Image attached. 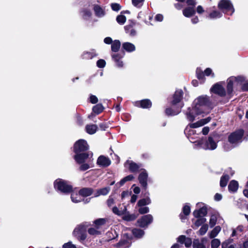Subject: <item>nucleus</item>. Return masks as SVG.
I'll return each instance as SVG.
<instances>
[{
	"label": "nucleus",
	"instance_id": "nucleus-1",
	"mask_svg": "<svg viewBox=\"0 0 248 248\" xmlns=\"http://www.w3.org/2000/svg\"><path fill=\"white\" fill-rule=\"evenodd\" d=\"M89 146L84 140H79L74 144V151L76 155L74 158L77 163L80 164L79 169L81 171L86 170L94 166L93 153H81L87 150Z\"/></svg>",
	"mask_w": 248,
	"mask_h": 248
},
{
	"label": "nucleus",
	"instance_id": "nucleus-2",
	"mask_svg": "<svg viewBox=\"0 0 248 248\" xmlns=\"http://www.w3.org/2000/svg\"><path fill=\"white\" fill-rule=\"evenodd\" d=\"M212 108V100L207 95H202L195 99L193 103L192 108H189L185 113L186 119L193 122L197 116L206 114Z\"/></svg>",
	"mask_w": 248,
	"mask_h": 248
},
{
	"label": "nucleus",
	"instance_id": "nucleus-3",
	"mask_svg": "<svg viewBox=\"0 0 248 248\" xmlns=\"http://www.w3.org/2000/svg\"><path fill=\"white\" fill-rule=\"evenodd\" d=\"M211 117H208L205 119H201L200 120L194 123L189 124L186 128L185 130V133L188 139L191 142L195 143V145H198V141L199 140L195 141L194 140L195 138L192 137V135L195 134V130L193 128H196L204 125L207 124L211 121Z\"/></svg>",
	"mask_w": 248,
	"mask_h": 248
},
{
	"label": "nucleus",
	"instance_id": "nucleus-4",
	"mask_svg": "<svg viewBox=\"0 0 248 248\" xmlns=\"http://www.w3.org/2000/svg\"><path fill=\"white\" fill-rule=\"evenodd\" d=\"M218 140L216 135L209 136L205 142L202 140L198 141L197 147H200L205 150H214L217 147Z\"/></svg>",
	"mask_w": 248,
	"mask_h": 248
},
{
	"label": "nucleus",
	"instance_id": "nucleus-5",
	"mask_svg": "<svg viewBox=\"0 0 248 248\" xmlns=\"http://www.w3.org/2000/svg\"><path fill=\"white\" fill-rule=\"evenodd\" d=\"M54 187L56 190L65 194L70 193L72 190V187L69 183L61 179L55 181Z\"/></svg>",
	"mask_w": 248,
	"mask_h": 248
},
{
	"label": "nucleus",
	"instance_id": "nucleus-6",
	"mask_svg": "<svg viewBox=\"0 0 248 248\" xmlns=\"http://www.w3.org/2000/svg\"><path fill=\"white\" fill-rule=\"evenodd\" d=\"M183 92L181 89L177 90L173 94L172 100L171 102V106L178 107V110L175 113H179L182 108L184 107V104L182 101Z\"/></svg>",
	"mask_w": 248,
	"mask_h": 248
},
{
	"label": "nucleus",
	"instance_id": "nucleus-7",
	"mask_svg": "<svg viewBox=\"0 0 248 248\" xmlns=\"http://www.w3.org/2000/svg\"><path fill=\"white\" fill-rule=\"evenodd\" d=\"M218 7L224 13L231 15L234 12V9L230 0H221L218 3Z\"/></svg>",
	"mask_w": 248,
	"mask_h": 248
},
{
	"label": "nucleus",
	"instance_id": "nucleus-8",
	"mask_svg": "<svg viewBox=\"0 0 248 248\" xmlns=\"http://www.w3.org/2000/svg\"><path fill=\"white\" fill-rule=\"evenodd\" d=\"M153 220V216L150 215L143 216L137 220L138 226L141 228H147L151 224Z\"/></svg>",
	"mask_w": 248,
	"mask_h": 248
},
{
	"label": "nucleus",
	"instance_id": "nucleus-9",
	"mask_svg": "<svg viewBox=\"0 0 248 248\" xmlns=\"http://www.w3.org/2000/svg\"><path fill=\"white\" fill-rule=\"evenodd\" d=\"M196 75L197 78L202 81V82L205 80L204 76H209L211 75L212 77H214V74L210 68H207L204 72H202L200 68H197L196 70Z\"/></svg>",
	"mask_w": 248,
	"mask_h": 248
},
{
	"label": "nucleus",
	"instance_id": "nucleus-10",
	"mask_svg": "<svg viewBox=\"0 0 248 248\" xmlns=\"http://www.w3.org/2000/svg\"><path fill=\"white\" fill-rule=\"evenodd\" d=\"M244 135V131L239 129L232 133L229 137V141L231 143H235L240 141Z\"/></svg>",
	"mask_w": 248,
	"mask_h": 248
},
{
	"label": "nucleus",
	"instance_id": "nucleus-11",
	"mask_svg": "<svg viewBox=\"0 0 248 248\" xmlns=\"http://www.w3.org/2000/svg\"><path fill=\"white\" fill-rule=\"evenodd\" d=\"M242 78L240 77H231L227 79V92L228 94H231L233 91V85L241 80Z\"/></svg>",
	"mask_w": 248,
	"mask_h": 248
},
{
	"label": "nucleus",
	"instance_id": "nucleus-12",
	"mask_svg": "<svg viewBox=\"0 0 248 248\" xmlns=\"http://www.w3.org/2000/svg\"><path fill=\"white\" fill-rule=\"evenodd\" d=\"M131 244L130 239L127 238L126 234H124L123 238L114 246L113 248H128L131 246Z\"/></svg>",
	"mask_w": 248,
	"mask_h": 248
},
{
	"label": "nucleus",
	"instance_id": "nucleus-13",
	"mask_svg": "<svg viewBox=\"0 0 248 248\" xmlns=\"http://www.w3.org/2000/svg\"><path fill=\"white\" fill-rule=\"evenodd\" d=\"M136 25V22L131 21L129 24L124 26L126 33L131 37H134L137 35V32Z\"/></svg>",
	"mask_w": 248,
	"mask_h": 248
},
{
	"label": "nucleus",
	"instance_id": "nucleus-14",
	"mask_svg": "<svg viewBox=\"0 0 248 248\" xmlns=\"http://www.w3.org/2000/svg\"><path fill=\"white\" fill-rule=\"evenodd\" d=\"M148 173L145 170H142V171L140 173L139 176V181L141 186L143 187L145 189H147V178Z\"/></svg>",
	"mask_w": 248,
	"mask_h": 248
},
{
	"label": "nucleus",
	"instance_id": "nucleus-15",
	"mask_svg": "<svg viewBox=\"0 0 248 248\" xmlns=\"http://www.w3.org/2000/svg\"><path fill=\"white\" fill-rule=\"evenodd\" d=\"M124 166L128 168L132 172L137 171L140 167V165L137 164L131 160H127L124 163Z\"/></svg>",
	"mask_w": 248,
	"mask_h": 248
},
{
	"label": "nucleus",
	"instance_id": "nucleus-16",
	"mask_svg": "<svg viewBox=\"0 0 248 248\" xmlns=\"http://www.w3.org/2000/svg\"><path fill=\"white\" fill-rule=\"evenodd\" d=\"M110 160L104 155L100 156L97 160V164L99 166L103 167H108L110 164Z\"/></svg>",
	"mask_w": 248,
	"mask_h": 248
},
{
	"label": "nucleus",
	"instance_id": "nucleus-17",
	"mask_svg": "<svg viewBox=\"0 0 248 248\" xmlns=\"http://www.w3.org/2000/svg\"><path fill=\"white\" fill-rule=\"evenodd\" d=\"M212 92L219 95L220 96H224L225 95L226 92L224 88L219 84H215L211 89Z\"/></svg>",
	"mask_w": 248,
	"mask_h": 248
},
{
	"label": "nucleus",
	"instance_id": "nucleus-18",
	"mask_svg": "<svg viewBox=\"0 0 248 248\" xmlns=\"http://www.w3.org/2000/svg\"><path fill=\"white\" fill-rule=\"evenodd\" d=\"M135 106L140 107L143 108H150L152 106V103L149 99H143L141 101H137L135 103Z\"/></svg>",
	"mask_w": 248,
	"mask_h": 248
},
{
	"label": "nucleus",
	"instance_id": "nucleus-19",
	"mask_svg": "<svg viewBox=\"0 0 248 248\" xmlns=\"http://www.w3.org/2000/svg\"><path fill=\"white\" fill-rule=\"evenodd\" d=\"M106 219L105 218H99L94 221V227L99 230L105 231V226L106 223Z\"/></svg>",
	"mask_w": 248,
	"mask_h": 248
},
{
	"label": "nucleus",
	"instance_id": "nucleus-20",
	"mask_svg": "<svg viewBox=\"0 0 248 248\" xmlns=\"http://www.w3.org/2000/svg\"><path fill=\"white\" fill-rule=\"evenodd\" d=\"M195 14V9L194 7L188 6L183 10V15L186 17H191Z\"/></svg>",
	"mask_w": 248,
	"mask_h": 248
},
{
	"label": "nucleus",
	"instance_id": "nucleus-21",
	"mask_svg": "<svg viewBox=\"0 0 248 248\" xmlns=\"http://www.w3.org/2000/svg\"><path fill=\"white\" fill-rule=\"evenodd\" d=\"M97 56V54L94 50H92L91 51H85L84 52L81 57L83 59L89 60L93 58L94 57Z\"/></svg>",
	"mask_w": 248,
	"mask_h": 248
},
{
	"label": "nucleus",
	"instance_id": "nucleus-22",
	"mask_svg": "<svg viewBox=\"0 0 248 248\" xmlns=\"http://www.w3.org/2000/svg\"><path fill=\"white\" fill-rule=\"evenodd\" d=\"M93 9L96 16L102 17L105 16V12L104 10L99 5L97 4L94 5Z\"/></svg>",
	"mask_w": 248,
	"mask_h": 248
},
{
	"label": "nucleus",
	"instance_id": "nucleus-23",
	"mask_svg": "<svg viewBox=\"0 0 248 248\" xmlns=\"http://www.w3.org/2000/svg\"><path fill=\"white\" fill-rule=\"evenodd\" d=\"M81 17L85 20H89L92 16L90 9L88 8H83L80 12Z\"/></svg>",
	"mask_w": 248,
	"mask_h": 248
},
{
	"label": "nucleus",
	"instance_id": "nucleus-24",
	"mask_svg": "<svg viewBox=\"0 0 248 248\" xmlns=\"http://www.w3.org/2000/svg\"><path fill=\"white\" fill-rule=\"evenodd\" d=\"M206 241L205 238H202L200 241L199 239H195L193 242V248H206L205 246L203 244V242Z\"/></svg>",
	"mask_w": 248,
	"mask_h": 248
},
{
	"label": "nucleus",
	"instance_id": "nucleus-25",
	"mask_svg": "<svg viewBox=\"0 0 248 248\" xmlns=\"http://www.w3.org/2000/svg\"><path fill=\"white\" fill-rule=\"evenodd\" d=\"M207 214V209L205 207H201L198 210H195L193 212V215L195 217H200L205 216Z\"/></svg>",
	"mask_w": 248,
	"mask_h": 248
},
{
	"label": "nucleus",
	"instance_id": "nucleus-26",
	"mask_svg": "<svg viewBox=\"0 0 248 248\" xmlns=\"http://www.w3.org/2000/svg\"><path fill=\"white\" fill-rule=\"evenodd\" d=\"M110 190V188L109 186L97 189L94 194V197H97L100 195H106L108 193Z\"/></svg>",
	"mask_w": 248,
	"mask_h": 248
},
{
	"label": "nucleus",
	"instance_id": "nucleus-27",
	"mask_svg": "<svg viewBox=\"0 0 248 248\" xmlns=\"http://www.w3.org/2000/svg\"><path fill=\"white\" fill-rule=\"evenodd\" d=\"M122 47L125 51L131 52L134 51L135 49V46L134 44L129 42H125L123 44Z\"/></svg>",
	"mask_w": 248,
	"mask_h": 248
},
{
	"label": "nucleus",
	"instance_id": "nucleus-28",
	"mask_svg": "<svg viewBox=\"0 0 248 248\" xmlns=\"http://www.w3.org/2000/svg\"><path fill=\"white\" fill-rule=\"evenodd\" d=\"M79 193L82 197H88L93 193V189L91 188H83L79 191Z\"/></svg>",
	"mask_w": 248,
	"mask_h": 248
},
{
	"label": "nucleus",
	"instance_id": "nucleus-29",
	"mask_svg": "<svg viewBox=\"0 0 248 248\" xmlns=\"http://www.w3.org/2000/svg\"><path fill=\"white\" fill-rule=\"evenodd\" d=\"M238 188V183L235 180H232L230 182L228 186V189L230 192H235Z\"/></svg>",
	"mask_w": 248,
	"mask_h": 248
},
{
	"label": "nucleus",
	"instance_id": "nucleus-30",
	"mask_svg": "<svg viewBox=\"0 0 248 248\" xmlns=\"http://www.w3.org/2000/svg\"><path fill=\"white\" fill-rule=\"evenodd\" d=\"M103 232H104V230H99L94 226L93 227H91L88 230V233L94 236L100 235Z\"/></svg>",
	"mask_w": 248,
	"mask_h": 248
},
{
	"label": "nucleus",
	"instance_id": "nucleus-31",
	"mask_svg": "<svg viewBox=\"0 0 248 248\" xmlns=\"http://www.w3.org/2000/svg\"><path fill=\"white\" fill-rule=\"evenodd\" d=\"M132 232L133 235L138 239L141 238L145 233L143 230L138 228L132 229Z\"/></svg>",
	"mask_w": 248,
	"mask_h": 248
},
{
	"label": "nucleus",
	"instance_id": "nucleus-32",
	"mask_svg": "<svg viewBox=\"0 0 248 248\" xmlns=\"http://www.w3.org/2000/svg\"><path fill=\"white\" fill-rule=\"evenodd\" d=\"M222 16V14L217 10H214L209 14L207 16V18L211 19H215L220 18Z\"/></svg>",
	"mask_w": 248,
	"mask_h": 248
},
{
	"label": "nucleus",
	"instance_id": "nucleus-33",
	"mask_svg": "<svg viewBox=\"0 0 248 248\" xmlns=\"http://www.w3.org/2000/svg\"><path fill=\"white\" fill-rule=\"evenodd\" d=\"M81 195H80L79 193H77V192H72L71 195V199L72 201L74 203H78L80 202L82 200Z\"/></svg>",
	"mask_w": 248,
	"mask_h": 248
},
{
	"label": "nucleus",
	"instance_id": "nucleus-34",
	"mask_svg": "<svg viewBox=\"0 0 248 248\" xmlns=\"http://www.w3.org/2000/svg\"><path fill=\"white\" fill-rule=\"evenodd\" d=\"M84 231H85V226L83 225L80 224L74 229L73 233L75 237H77Z\"/></svg>",
	"mask_w": 248,
	"mask_h": 248
},
{
	"label": "nucleus",
	"instance_id": "nucleus-35",
	"mask_svg": "<svg viewBox=\"0 0 248 248\" xmlns=\"http://www.w3.org/2000/svg\"><path fill=\"white\" fill-rule=\"evenodd\" d=\"M97 129V126L96 124H88L86 126V131L89 134H94Z\"/></svg>",
	"mask_w": 248,
	"mask_h": 248
},
{
	"label": "nucleus",
	"instance_id": "nucleus-36",
	"mask_svg": "<svg viewBox=\"0 0 248 248\" xmlns=\"http://www.w3.org/2000/svg\"><path fill=\"white\" fill-rule=\"evenodd\" d=\"M230 177L228 174H224L220 178V186L221 187H225Z\"/></svg>",
	"mask_w": 248,
	"mask_h": 248
},
{
	"label": "nucleus",
	"instance_id": "nucleus-37",
	"mask_svg": "<svg viewBox=\"0 0 248 248\" xmlns=\"http://www.w3.org/2000/svg\"><path fill=\"white\" fill-rule=\"evenodd\" d=\"M221 227L219 226L215 227L209 233L208 235L210 238H214L216 237L219 232L221 231Z\"/></svg>",
	"mask_w": 248,
	"mask_h": 248
},
{
	"label": "nucleus",
	"instance_id": "nucleus-38",
	"mask_svg": "<svg viewBox=\"0 0 248 248\" xmlns=\"http://www.w3.org/2000/svg\"><path fill=\"white\" fill-rule=\"evenodd\" d=\"M151 201L149 197L142 199L139 200L137 203V206H145L151 203Z\"/></svg>",
	"mask_w": 248,
	"mask_h": 248
},
{
	"label": "nucleus",
	"instance_id": "nucleus-39",
	"mask_svg": "<svg viewBox=\"0 0 248 248\" xmlns=\"http://www.w3.org/2000/svg\"><path fill=\"white\" fill-rule=\"evenodd\" d=\"M178 110V107H173L171 108H167L165 110L166 114L168 116H174L178 114L179 113H175Z\"/></svg>",
	"mask_w": 248,
	"mask_h": 248
},
{
	"label": "nucleus",
	"instance_id": "nucleus-40",
	"mask_svg": "<svg viewBox=\"0 0 248 248\" xmlns=\"http://www.w3.org/2000/svg\"><path fill=\"white\" fill-rule=\"evenodd\" d=\"M198 218H198L194 223V227H193L194 229H197L198 227L203 224L206 221V218L204 217Z\"/></svg>",
	"mask_w": 248,
	"mask_h": 248
},
{
	"label": "nucleus",
	"instance_id": "nucleus-41",
	"mask_svg": "<svg viewBox=\"0 0 248 248\" xmlns=\"http://www.w3.org/2000/svg\"><path fill=\"white\" fill-rule=\"evenodd\" d=\"M121 46L120 41L114 40L111 44V50L113 52H117L119 50Z\"/></svg>",
	"mask_w": 248,
	"mask_h": 248
},
{
	"label": "nucleus",
	"instance_id": "nucleus-42",
	"mask_svg": "<svg viewBox=\"0 0 248 248\" xmlns=\"http://www.w3.org/2000/svg\"><path fill=\"white\" fill-rule=\"evenodd\" d=\"M243 231V227L242 226H238L235 229L233 230L231 236L234 237L235 236H240L241 233Z\"/></svg>",
	"mask_w": 248,
	"mask_h": 248
},
{
	"label": "nucleus",
	"instance_id": "nucleus-43",
	"mask_svg": "<svg viewBox=\"0 0 248 248\" xmlns=\"http://www.w3.org/2000/svg\"><path fill=\"white\" fill-rule=\"evenodd\" d=\"M126 208L125 207H124V209L123 210L118 209V208L116 206H114L112 208V211L113 213L118 216L124 215L125 212H126Z\"/></svg>",
	"mask_w": 248,
	"mask_h": 248
},
{
	"label": "nucleus",
	"instance_id": "nucleus-44",
	"mask_svg": "<svg viewBox=\"0 0 248 248\" xmlns=\"http://www.w3.org/2000/svg\"><path fill=\"white\" fill-rule=\"evenodd\" d=\"M103 109L104 107H103L102 105L101 104H98L93 107V111L95 114H98L103 110Z\"/></svg>",
	"mask_w": 248,
	"mask_h": 248
},
{
	"label": "nucleus",
	"instance_id": "nucleus-45",
	"mask_svg": "<svg viewBox=\"0 0 248 248\" xmlns=\"http://www.w3.org/2000/svg\"><path fill=\"white\" fill-rule=\"evenodd\" d=\"M208 229V225L206 224H203L202 226L199 231L197 232V233L199 235H203L206 233Z\"/></svg>",
	"mask_w": 248,
	"mask_h": 248
},
{
	"label": "nucleus",
	"instance_id": "nucleus-46",
	"mask_svg": "<svg viewBox=\"0 0 248 248\" xmlns=\"http://www.w3.org/2000/svg\"><path fill=\"white\" fill-rule=\"evenodd\" d=\"M137 218V216L135 214H125L123 217V219L126 221H132Z\"/></svg>",
	"mask_w": 248,
	"mask_h": 248
},
{
	"label": "nucleus",
	"instance_id": "nucleus-47",
	"mask_svg": "<svg viewBox=\"0 0 248 248\" xmlns=\"http://www.w3.org/2000/svg\"><path fill=\"white\" fill-rule=\"evenodd\" d=\"M217 218L216 215H213L211 216L209 220V225L211 228L213 227L216 224Z\"/></svg>",
	"mask_w": 248,
	"mask_h": 248
},
{
	"label": "nucleus",
	"instance_id": "nucleus-48",
	"mask_svg": "<svg viewBox=\"0 0 248 248\" xmlns=\"http://www.w3.org/2000/svg\"><path fill=\"white\" fill-rule=\"evenodd\" d=\"M211 248H217L220 245V241L218 239H214L212 240L211 243Z\"/></svg>",
	"mask_w": 248,
	"mask_h": 248
},
{
	"label": "nucleus",
	"instance_id": "nucleus-49",
	"mask_svg": "<svg viewBox=\"0 0 248 248\" xmlns=\"http://www.w3.org/2000/svg\"><path fill=\"white\" fill-rule=\"evenodd\" d=\"M139 207L138 211L140 214H144L149 212V208L147 206H138Z\"/></svg>",
	"mask_w": 248,
	"mask_h": 248
},
{
	"label": "nucleus",
	"instance_id": "nucleus-50",
	"mask_svg": "<svg viewBox=\"0 0 248 248\" xmlns=\"http://www.w3.org/2000/svg\"><path fill=\"white\" fill-rule=\"evenodd\" d=\"M134 178V176L132 175H129L120 181V186H123L126 182L130 181Z\"/></svg>",
	"mask_w": 248,
	"mask_h": 248
},
{
	"label": "nucleus",
	"instance_id": "nucleus-51",
	"mask_svg": "<svg viewBox=\"0 0 248 248\" xmlns=\"http://www.w3.org/2000/svg\"><path fill=\"white\" fill-rule=\"evenodd\" d=\"M116 20L119 24L123 25L126 21V17L124 15H119L116 18Z\"/></svg>",
	"mask_w": 248,
	"mask_h": 248
},
{
	"label": "nucleus",
	"instance_id": "nucleus-52",
	"mask_svg": "<svg viewBox=\"0 0 248 248\" xmlns=\"http://www.w3.org/2000/svg\"><path fill=\"white\" fill-rule=\"evenodd\" d=\"M144 0H132L133 5L137 8H140L143 3Z\"/></svg>",
	"mask_w": 248,
	"mask_h": 248
},
{
	"label": "nucleus",
	"instance_id": "nucleus-53",
	"mask_svg": "<svg viewBox=\"0 0 248 248\" xmlns=\"http://www.w3.org/2000/svg\"><path fill=\"white\" fill-rule=\"evenodd\" d=\"M190 212V206L188 205H185L183 208V214L186 216H187L189 214Z\"/></svg>",
	"mask_w": 248,
	"mask_h": 248
},
{
	"label": "nucleus",
	"instance_id": "nucleus-54",
	"mask_svg": "<svg viewBox=\"0 0 248 248\" xmlns=\"http://www.w3.org/2000/svg\"><path fill=\"white\" fill-rule=\"evenodd\" d=\"M76 237L80 241H83L84 240H85L86 238H87L85 231H84L83 232H82V233H81V234H80L79 235Z\"/></svg>",
	"mask_w": 248,
	"mask_h": 248
},
{
	"label": "nucleus",
	"instance_id": "nucleus-55",
	"mask_svg": "<svg viewBox=\"0 0 248 248\" xmlns=\"http://www.w3.org/2000/svg\"><path fill=\"white\" fill-rule=\"evenodd\" d=\"M62 248H77L75 245L72 243L71 242H68L65 243L62 246Z\"/></svg>",
	"mask_w": 248,
	"mask_h": 248
},
{
	"label": "nucleus",
	"instance_id": "nucleus-56",
	"mask_svg": "<svg viewBox=\"0 0 248 248\" xmlns=\"http://www.w3.org/2000/svg\"><path fill=\"white\" fill-rule=\"evenodd\" d=\"M96 64L99 68H104L106 65V62L103 59H100L97 62Z\"/></svg>",
	"mask_w": 248,
	"mask_h": 248
},
{
	"label": "nucleus",
	"instance_id": "nucleus-57",
	"mask_svg": "<svg viewBox=\"0 0 248 248\" xmlns=\"http://www.w3.org/2000/svg\"><path fill=\"white\" fill-rule=\"evenodd\" d=\"M113 61H116V59L118 60H121L123 57V55H122L120 54H113L111 55Z\"/></svg>",
	"mask_w": 248,
	"mask_h": 248
},
{
	"label": "nucleus",
	"instance_id": "nucleus-58",
	"mask_svg": "<svg viewBox=\"0 0 248 248\" xmlns=\"http://www.w3.org/2000/svg\"><path fill=\"white\" fill-rule=\"evenodd\" d=\"M111 7L112 9L115 11H119L121 8L120 5L119 4L116 3H112Z\"/></svg>",
	"mask_w": 248,
	"mask_h": 248
},
{
	"label": "nucleus",
	"instance_id": "nucleus-59",
	"mask_svg": "<svg viewBox=\"0 0 248 248\" xmlns=\"http://www.w3.org/2000/svg\"><path fill=\"white\" fill-rule=\"evenodd\" d=\"M185 245L186 247L188 248L191 246L192 244V240L190 238H186L184 242Z\"/></svg>",
	"mask_w": 248,
	"mask_h": 248
},
{
	"label": "nucleus",
	"instance_id": "nucleus-60",
	"mask_svg": "<svg viewBox=\"0 0 248 248\" xmlns=\"http://www.w3.org/2000/svg\"><path fill=\"white\" fill-rule=\"evenodd\" d=\"M90 101L92 104H95L98 102V98L96 96L91 95L90 97Z\"/></svg>",
	"mask_w": 248,
	"mask_h": 248
},
{
	"label": "nucleus",
	"instance_id": "nucleus-61",
	"mask_svg": "<svg viewBox=\"0 0 248 248\" xmlns=\"http://www.w3.org/2000/svg\"><path fill=\"white\" fill-rule=\"evenodd\" d=\"M115 62L116 66L118 68H122L124 66L123 62L122 60H118L116 59V61H114Z\"/></svg>",
	"mask_w": 248,
	"mask_h": 248
},
{
	"label": "nucleus",
	"instance_id": "nucleus-62",
	"mask_svg": "<svg viewBox=\"0 0 248 248\" xmlns=\"http://www.w3.org/2000/svg\"><path fill=\"white\" fill-rule=\"evenodd\" d=\"M155 19L156 21L161 22L163 19V16L161 14H157L155 17Z\"/></svg>",
	"mask_w": 248,
	"mask_h": 248
},
{
	"label": "nucleus",
	"instance_id": "nucleus-63",
	"mask_svg": "<svg viewBox=\"0 0 248 248\" xmlns=\"http://www.w3.org/2000/svg\"><path fill=\"white\" fill-rule=\"evenodd\" d=\"M186 3L189 6L195 7L196 2L195 0H186Z\"/></svg>",
	"mask_w": 248,
	"mask_h": 248
},
{
	"label": "nucleus",
	"instance_id": "nucleus-64",
	"mask_svg": "<svg viewBox=\"0 0 248 248\" xmlns=\"http://www.w3.org/2000/svg\"><path fill=\"white\" fill-rule=\"evenodd\" d=\"M196 10L198 14L200 15L202 14L204 12V10L203 7L201 5H199L197 7Z\"/></svg>",
	"mask_w": 248,
	"mask_h": 248
}]
</instances>
